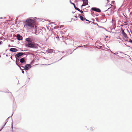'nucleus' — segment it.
Masks as SVG:
<instances>
[{
  "instance_id": "f257e3e1",
  "label": "nucleus",
  "mask_w": 132,
  "mask_h": 132,
  "mask_svg": "<svg viewBox=\"0 0 132 132\" xmlns=\"http://www.w3.org/2000/svg\"><path fill=\"white\" fill-rule=\"evenodd\" d=\"M24 24V27L27 29L36 28L37 27L32 18L27 19L25 21Z\"/></svg>"
},
{
  "instance_id": "f03ea898",
  "label": "nucleus",
  "mask_w": 132,
  "mask_h": 132,
  "mask_svg": "<svg viewBox=\"0 0 132 132\" xmlns=\"http://www.w3.org/2000/svg\"><path fill=\"white\" fill-rule=\"evenodd\" d=\"M35 44H33L32 43H28V44H26V46L28 47L33 48L35 47Z\"/></svg>"
},
{
  "instance_id": "7ed1b4c3",
  "label": "nucleus",
  "mask_w": 132,
  "mask_h": 132,
  "mask_svg": "<svg viewBox=\"0 0 132 132\" xmlns=\"http://www.w3.org/2000/svg\"><path fill=\"white\" fill-rule=\"evenodd\" d=\"M92 9L93 11L98 12H101V11L100 9L96 7H93L92 8Z\"/></svg>"
},
{
  "instance_id": "20e7f679",
  "label": "nucleus",
  "mask_w": 132,
  "mask_h": 132,
  "mask_svg": "<svg viewBox=\"0 0 132 132\" xmlns=\"http://www.w3.org/2000/svg\"><path fill=\"white\" fill-rule=\"evenodd\" d=\"M82 1L83 2V4L82 5L81 7L85 6L88 4V0H82Z\"/></svg>"
},
{
  "instance_id": "39448f33",
  "label": "nucleus",
  "mask_w": 132,
  "mask_h": 132,
  "mask_svg": "<svg viewBox=\"0 0 132 132\" xmlns=\"http://www.w3.org/2000/svg\"><path fill=\"white\" fill-rule=\"evenodd\" d=\"M31 65L30 64H28L25 66L24 68L26 70H28L31 67Z\"/></svg>"
},
{
  "instance_id": "423d86ee",
  "label": "nucleus",
  "mask_w": 132,
  "mask_h": 132,
  "mask_svg": "<svg viewBox=\"0 0 132 132\" xmlns=\"http://www.w3.org/2000/svg\"><path fill=\"white\" fill-rule=\"evenodd\" d=\"M26 41L28 43H32V41L31 40V39L30 38H28L26 39Z\"/></svg>"
},
{
  "instance_id": "0eeeda50",
  "label": "nucleus",
  "mask_w": 132,
  "mask_h": 132,
  "mask_svg": "<svg viewBox=\"0 0 132 132\" xmlns=\"http://www.w3.org/2000/svg\"><path fill=\"white\" fill-rule=\"evenodd\" d=\"M23 54V53L22 52L16 54L15 55V57H16V59H17V57H18L19 56H22Z\"/></svg>"
},
{
  "instance_id": "6e6552de",
  "label": "nucleus",
  "mask_w": 132,
  "mask_h": 132,
  "mask_svg": "<svg viewBox=\"0 0 132 132\" xmlns=\"http://www.w3.org/2000/svg\"><path fill=\"white\" fill-rule=\"evenodd\" d=\"M17 38L18 40H21L22 39V36L19 34L17 35Z\"/></svg>"
},
{
  "instance_id": "1a4fd4ad",
  "label": "nucleus",
  "mask_w": 132,
  "mask_h": 132,
  "mask_svg": "<svg viewBox=\"0 0 132 132\" xmlns=\"http://www.w3.org/2000/svg\"><path fill=\"white\" fill-rule=\"evenodd\" d=\"M121 33L122 35L124 37H127V35L125 32L124 30L123 29L121 30Z\"/></svg>"
},
{
  "instance_id": "9d476101",
  "label": "nucleus",
  "mask_w": 132,
  "mask_h": 132,
  "mask_svg": "<svg viewBox=\"0 0 132 132\" xmlns=\"http://www.w3.org/2000/svg\"><path fill=\"white\" fill-rule=\"evenodd\" d=\"M10 50L12 52H16L18 51V50L15 48H11L10 49Z\"/></svg>"
},
{
  "instance_id": "9b49d317",
  "label": "nucleus",
  "mask_w": 132,
  "mask_h": 132,
  "mask_svg": "<svg viewBox=\"0 0 132 132\" xmlns=\"http://www.w3.org/2000/svg\"><path fill=\"white\" fill-rule=\"evenodd\" d=\"M53 51H54L53 50V49H48L46 51V52L47 53H53Z\"/></svg>"
},
{
  "instance_id": "f8f14e48",
  "label": "nucleus",
  "mask_w": 132,
  "mask_h": 132,
  "mask_svg": "<svg viewBox=\"0 0 132 132\" xmlns=\"http://www.w3.org/2000/svg\"><path fill=\"white\" fill-rule=\"evenodd\" d=\"M72 4L74 6L76 9L79 11H80V9L78 8H77L75 6V5L74 3H72Z\"/></svg>"
},
{
  "instance_id": "ddd939ff",
  "label": "nucleus",
  "mask_w": 132,
  "mask_h": 132,
  "mask_svg": "<svg viewBox=\"0 0 132 132\" xmlns=\"http://www.w3.org/2000/svg\"><path fill=\"white\" fill-rule=\"evenodd\" d=\"M20 63H23L24 62L25 60L23 58H22L20 60Z\"/></svg>"
},
{
  "instance_id": "4468645a",
  "label": "nucleus",
  "mask_w": 132,
  "mask_h": 132,
  "mask_svg": "<svg viewBox=\"0 0 132 132\" xmlns=\"http://www.w3.org/2000/svg\"><path fill=\"white\" fill-rule=\"evenodd\" d=\"M80 18L81 20V21H83L84 20V19H83V17L81 16H80Z\"/></svg>"
},
{
  "instance_id": "2eb2a0df",
  "label": "nucleus",
  "mask_w": 132,
  "mask_h": 132,
  "mask_svg": "<svg viewBox=\"0 0 132 132\" xmlns=\"http://www.w3.org/2000/svg\"><path fill=\"white\" fill-rule=\"evenodd\" d=\"M80 12H81V13H82V15H83V14H84V13L81 10V11H79Z\"/></svg>"
},
{
  "instance_id": "dca6fc26",
  "label": "nucleus",
  "mask_w": 132,
  "mask_h": 132,
  "mask_svg": "<svg viewBox=\"0 0 132 132\" xmlns=\"http://www.w3.org/2000/svg\"><path fill=\"white\" fill-rule=\"evenodd\" d=\"M129 42L132 44V40L131 39H129Z\"/></svg>"
},
{
  "instance_id": "f3484780",
  "label": "nucleus",
  "mask_w": 132,
  "mask_h": 132,
  "mask_svg": "<svg viewBox=\"0 0 132 132\" xmlns=\"http://www.w3.org/2000/svg\"><path fill=\"white\" fill-rule=\"evenodd\" d=\"M16 64H17V65L19 67H20V66L18 64V62H16Z\"/></svg>"
},
{
  "instance_id": "a211bd4d",
  "label": "nucleus",
  "mask_w": 132,
  "mask_h": 132,
  "mask_svg": "<svg viewBox=\"0 0 132 132\" xmlns=\"http://www.w3.org/2000/svg\"><path fill=\"white\" fill-rule=\"evenodd\" d=\"M6 124V123H5V125H4V126H3L2 127V128H1V130H0V131L1 130H2L3 129V128L4 127V126H5V125Z\"/></svg>"
},
{
  "instance_id": "6ab92c4d",
  "label": "nucleus",
  "mask_w": 132,
  "mask_h": 132,
  "mask_svg": "<svg viewBox=\"0 0 132 132\" xmlns=\"http://www.w3.org/2000/svg\"><path fill=\"white\" fill-rule=\"evenodd\" d=\"M22 73H24V71L23 70H22Z\"/></svg>"
},
{
  "instance_id": "aec40b11",
  "label": "nucleus",
  "mask_w": 132,
  "mask_h": 132,
  "mask_svg": "<svg viewBox=\"0 0 132 132\" xmlns=\"http://www.w3.org/2000/svg\"><path fill=\"white\" fill-rule=\"evenodd\" d=\"M2 41H0V45L1 44H2Z\"/></svg>"
},
{
  "instance_id": "412c9836",
  "label": "nucleus",
  "mask_w": 132,
  "mask_h": 132,
  "mask_svg": "<svg viewBox=\"0 0 132 132\" xmlns=\"http://www.w3.org/2000/svg\"><path fill=\"white\" fill-rule=\"evenodd\" d=\"M75 17L76 18H77V16H75Z\"/></svg>"
},
{
  "instance_id": "4be33fe9",
  "label": "nucleus",
  "mask_w": 132,
  "mask_h": 132,
  "mask_svg": "<svg viewBox=\"0 0 132 132\" xmlns=\"http://www.w3.org/2000/svg\"><path fill=\"white\" fill-rule=\"evenodd\" d=\"M86 20L87 21H89V20H87V19H86Z\"/></svg>"
},
{
  "instance_id": "5701e85b",
  "label": "nucleus",
  "mask_w": 132,
  "mask_h": 132,
  "mask_svg": "<svg viewBox=\"0 0 132 132\" xmlns=\"http://www.w3.org/2000/svg\"><path fill=\"white\" fill-rule=\"evenodd\" d=\"M70 2L71 4H72L73 3L71 2V1H70Z\"/></svg>"
},
{
  "instance_id": "b1692460",
  "label": "nucleus",
  "mask_w": 132,
  "mask_h": 132,
  "mask_svg": "<svg viewBox=\"0 0 132 132\" xmlns=\"http://www.w3.org/2000/svg\"><path fill=\"white\" fill-rule=\"evenodd\" d=\"M81 47V46H79L78 47ZM78 47H77V48H78Z\"/></svg>"
},
{
  "instance_id": "393cba45",
  "label": "nucleus",
  "mask_w": 132,
  "mask_h": 132,
  "mask_svg": "<svg viewBox=\"0 0 132 132\" xmlns=\"http://www.w3.org/2000/svg\"><path fill=\"white\" fill-rule=\"evenodd\" d=\"M105 40L106 41H107V40H106V39H105Z\"/></svg>"
},
{
  "instance_id": "a878e982",
  "label": "nucleus",
  "mask_w": 132,
  "mask_h": 132,
  "mask_svg": "<svg viewBox=\"0 0 132 132\" xmlns=\"http://www.w3.org/2000/svg\"><path fill=\"white\" fill-rule=\"evenodd\" d=\"M105 40L106 41H107V40H106V39H105Z\"/></svg>"
},
{
  "instance_id": "bb28decb",
  "label": "nucleus",
  "mask_w": 132,
  "mask_h": 132,
  "mask_svg": "<svg viewBox=\"0 0 132 132\" xmlns=\"http://www.w3.org/2000/svg\"><path fill=\"white\" fill-rule=\"evenodd\" d=\"M97 24L98 25V24L97 23L96 24Z\"/></svg>"
},
{
  "instance_id": "cd10ccee",
  "label": "nucleus",
  "mask_w": 132,
  "mask_h": 132,
  "mask_svg": "<svg viewBox=\"0 0 132 132\" xmlns=\"http://www.w3.org/2000/svg\"><path fill=\"white\" fill-rule=\"evenodd\" d=\"M13 114H12V115L11 116V117H12V116L13 115Z\"/></svg>"
},
{
  "instance_id": "c85d7f7f",
  "label": "nucleus",
  "mask_w": 132,
  "mask_h": 132,
  "mask_svg": "<svg viewBox=\"0 0 132 132\" xmlns=\"http://www.w3.org/2000/svg\"><path fill=\"white\" fill-rule=\"evenodd\" d=\"M12 129L13 127H12Z\"/></svg>"
},
{
  "instance_id": "c756f323",
  "label": "nucleus",
  "mask_w": 132,
  "mask_h": 132,
  "mask_svg": "<svg viewBox=\"0 0 132 132\" xmlns=\"http://www.w3.org/2000/svg\"><path fill=\"white\" fill-rule=\"evenodd\" d=\"M63 57H62L61 58V59H61H61H62Z\"/></svg>"
},
{
  "instance_id": "7c9ffc66",
  "label": "nucleus",
  "mask_w": 132,
  "mask_h": 132,
  "mask_svg": "<svg viewBox=\"0 0 132 132\" xmlns=\"http://www.w3.org/2000/svg\"><path fill=\"white\" fill-rule=\"evenodd\" d=\"M110 5H111V6H112V5H111V4Z\"/></svg>"
},
{
  "instance_id": "2f4dec72",
  "label": "nucleus",
  "mask_w": 132,
  "mask_h": 132,
  "mask_svg": "<svg viewBox=\"0 0 132 132\" xmlns=\"http://www.w3.org/2000/svg\"><path fill=\"white\" fill-rule=\"evenodd\" d=\"M114 54H115V53H113Z\"/></svg>"
},
{
  "instance_id": "473e14b6",
  "label": "nucleus",
  "mask_w": 132,
  "mask_h": 132,
  "mask_svg": "<svg viewBox=\"0 0 132 132\" xmlns=\"http://www.w3.org/2000/svg\"><path fill=\"white\" fill-rule=\"evenodd\" d=\"M1 57V56L0 55V57Z\"/></svg>"
},
{
  "instance_id": "72a5a7b5",
  "label": "nucleus",
  "mask_w": 132,
  "mask_h": 132,
  "mask_svg": "<svg viewBox=\"0 0 132 132\" xmlns=\"http://www.w3.org/2000/svg\"><path fill=\"white\" fill-rule=\"evenodd\" d=\"M111 51V52L112 53Z\"/></svg>"
}]
</instances>
